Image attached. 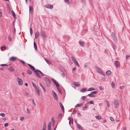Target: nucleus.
<instances>
[{
  "label": "nucleus",
  "instance_id": "f257e3e1",
  "mask_svg": "<svg viewBox=\"0 0 130 130\" xmlns=\"http://www.w3.org/2000/svg\"><path fill=\"white\" fill-rule=\"evenodd\" d=\"M35 73L37 76L38 78H40L41 76H43V73L40 71L37 70L34 71Z\"/></svg>",
  "mask_w": 130,
  "mask_h": 130
},
{
  "label": "nucleus",
  "instance_id": "f03ea898",
  "mask_svg": "<svg viewBox=\"0 0 130 130\" xmlns=\"http://www.w3.org/2000/svg\"><path fill=\"white\" fill-rule=\"evenodd\" d=\"M16 81L18 84L20 86H22L23 84V81L22 79L19 78H16Z\"/></svg>",
  "mask_w": 130,
  "mask_h": 130
},
{
  "label": "nucleus",
  "instance_id": "7ed1b4c3",
  "mask_svg": "<svg viewBox=\"0 0 130 130\" xmlns=\"http://www.w3.org/2000/svg\"><path fill=\"white\" fill-rule=\"evenodd\" d=\"M41 35L43 40H45L46 38V36L45 32L42 29H41Z\"/></svg>",
  "mask_w": 130,
  "mask_h": 130
},
{
  "label": "nucleus",
  "instance_id": "20e7f679",
  "mask_svg": "<svg viewBox=\"0 0 130 130\" xmlns=\"http://www.w3.org/2000/svg\"><path fill=\"white\" fill-rule=\"evenodd\" d=\"M45 80L46 82L47 86L48 87H49L50 86V85L51 84V81L48 78H45Z\"/></svg>",
  "mask_w": 130,
  "mask_h": 130
},
{
  "label": "nucleus",
  "instance_id": "39448f33",
  "mask_svg": "<svg viewBox=\"0 0 130 130\" xmlns=\"http://www.w3.org/2000/svg\"><path fill=\"white\" fill-rule=\"evenodd\" d=\"M72 61L73 62L74 64H75L78 67H79L80 66L79 64H78V62L77 61L76 58L75 57H72Z\"/></svg>",
  "mask_w": 130,
  "mask_h": 130
},
{
  "label": "nucleus",
  "instance_id": "423d86ee",
  "mask_svg": "<svg viewBox=\"0 0 130 130\" xmlns=\"http://www.w3.org/2000/svg\"><path fill=\"white\" fill-rule=\"evenodd\" d=\"M96 70L98 72L104 76H105L104 73L103 72V71L100 68H99V67H96Z\"/></svg>",
  "mask_w": 130,
  "mask_h": 130
},
{
  "label": "nucleus",
  "instance_id": "0eeeda50",
  "mask_svg": "<svg viewBox=\"0 0 130 130\" xmlns=\"http://www.w3.org/2000/svg\"><path fill=\"white\" fill-rule=\"evenodd\" d=\"M119 104V103L118 101L116 100L114 101V107L116 108H118Z\"/></svg>",
  "mask_w": 130,
  "mask_h": 130
},
{
  "label": "nucleus",
  "instance_id": "6e6552de",
  "mask_svg": "<svg viewBox=\"0 0 130 130\" xmlns=\"http://www.w3.org/2000/svg\"><path fill=\"white\" fill-rule=\"evenodd\" d=\"M45 7L48 8L52 9L53 8V5H46L45 6Z\"/></svg>",
  "mask_w": 130,
  "mask_h": 130
},
{
  "label": "nucleus",
  "instance_id": "1a4fd4ad",
  "mask_svg": "<svg viewBox=\"0 0 130 130\" xmlns=\"http://www.w3.org/2000/svg\"><path fill=\"white\" fill-rule=\"evenodd\" d=\"M52 93L53 95L55 98V99L56 100H57L58 99V96L56 93L55 92L53 91Z\"/></svg>",
  "mask_w": 130,
  "mask_h": 130
},
{
  "label": "nucleus",
  "instance_id": "9d476101",
  "mask_svg": "<svg viewBox=\"0 0 130 130\" xmlns=\"http://www.w3.org/2000/svg\"><path fill=\"white\" fill-rule=\"evenodd\" d=\"M17 58L14 57H10L9 59V60L10 61H14L17 59Z\"/></svg>",
  "mask_w": 130,
  "mask_h": 130
},
{
  "label": "nucleus",
  "instance_id": "9b49d317",
  "mask_svg": "<svg viewBox=\"0 0 130 130\" xmlns=\"http://www.w3.org/2000/svg\"><path fill=\"white\" fill-rule=\"evenodd\" d=\"M35 89H36V92L37 93V94L39 96H40V92L39 89L37 88H36Z\"/></svg>",
  "mask_w": 130,
  "mask_h": 130
},
{
  "label": "nucleus",
  "instance_id": "f8f14e48",
  "mask_svg": "<svg viewBox=\"0 0 130 130\" xmlns=\"http://www.w3.org/2000/svg\"><path fill=\"white\" fill-rule=\"evenodd\" d=\"M28 65L30 67L32 71H35V69L33 66L29 64H28Z\"/></svg>",
  "mask_w": 130,
  "mask_h": 130
},
{
  "label": "nucleus",
  "instance_id": "ddd939ff",
  "mask_svg": "<svg viewBox=\"0 0 130 130\" xmlns=\"http://www.w3.org/2000/svg\"><path fill=\"white\" fill-rule=\"evenodd\" d=\"M115 64L117 67H118L120 65V63L119 61H116L115 62Z\"/></svg>",
  "mask_w": 130,
  "mask_h": 130
},
{
  "label": "nucleus",
  "instance_id": "4468645a",
  "mask_svg": "<svg viewBox=\"0 0 130 130\" xmlns=\"http://www.w3.org/2000/svg\"><path fill=\"white\" fill-rule=\"evenodd\" d=\"M59 104L60 105V106L61 108V109L62 110V111H64V109L63 107V105H62V104L61 103H59Z\"/></svg>",
  "mask_w": 130,
  "mask_h": 130
},
{
  "label": "nucleus",
  "instance_id": "2eb2a0df",
  "mask_svg": "<svg viewBox=\"0 0 130 130\" xmlns=\"http://www.w3.org/2000/svg\"><path fill=\"white\" fill-rule=\"evenodd\" d=\"M11 72H13L15 70L14 69H13L12 67H10L8 69Z\"/></svg>",
  "mask_w": 130,
  "mask_h": 130
},
{
  "label": "nucleus",
  "instance_id": "dca6fc26",
  "mask_svg": "<svg viewBox=\"0 0 130 130\" xmlns=\"http://www.w3.org/2000/svg\"><path fill=\"white\" fill-rule=\"evenodd\" d=\"M39 33L38 32H36L35 35V38L36 39H37L39 35Z\"/></svg>",
  "mask_w": 130,
  "mask_h": 130
},
{
  "label": "nucleus",
  "instance_id": "f3484780",
  "mask_svg": "<svg viewBox=\"0 0 130 130\" xmlns=\"http://www.w3.org/2000/svg\"><path fill=\"white\" fill-rule=\"evenodd\" d=\"M88 106L87 104H86V105H85V106L84 107L83 109V110L84 111L86 110L88 108Z\"/></svg>",
  "mask_w": 130,
  "mask_h": 130
},
{
  "label": "nucleus",
  "instance_id": "a211bd4d",
  "mask_svg": "<svg viewBox=\"0 0 130 130\" xmlns=\"http://www.w3.org/2000/svg\"><path fill=\"white\" fill-rule=\"evenodd\" d=\"M73 84L75 86L77 87H79L80 86V84L78 82H74Z\"/></svg>",
  "mask_w": 130,
  "mask_h": 130
},
{
  "label": "nucleus",
  "instance_id": "6ab92c4d",
  "mask_svg": "<svg viewBox=\"0 0 130 130\" xmlns=\"http://www.w3.org/2000/svg\"><path fill=\"white\" fill-rule=\"evenodd\" d=\"M87 89L86 88H84L80 90V91L82 92H84L86 91L87 90Z\"/></svg>",
  "mask_w": 130,
  "mask_h": 130
},
{
  "label": "nucleus",
  "instance_id": "aec40b11",
  "mask_svg": "<svg viewBox=\"0 0 130 130\" xmlns=\"http://www.w3.org/2000/svg\"><path fill=\"white\" fill-rule=\"evenodd\" d=\"M11 13L13 15V17L14 18H15V19L16 18V17L15 15V13L14 12V11H13V10H12Z\"/></svg>",
  "mask_w": 130,
  "mask_h": 130
},
{
  "label": "nucleus",
  "instance_id": "412c9836",
  "mask_svg": "<svg viewBox=\"0 0 130 130\" xmlns=\"http://www.w3.org/2000/svg\"><path fill=\"white\" fill-rule=\"evenodd\" d=\"M54 83L55 84L56 86H57V88H58V87H59V85L58 83L55 80H54Z\"/></svg>",
  "mask_w": 130,
  "mask_h": 130
},
{
  "label": "nucleus",
  "instance_id": "4be33fe9",
  "mask_svg": "<svg viewBox=\"0 0 130 130\" xmlns=\"http://www.w3.org/2000/svg\"><path fill=\"white\" fill-rule=\"evenodd\" d=\"M111 74V72L110 70L107 71L106 72V74L107 75H110Z\"/></svg>",
  "mask_w": 130,
  "mask_h": 130
},
{
  "label": "nucleus",
  "instance_id": "5701e85b",
  "mask_svg": "<svg viewBox=\"0 0 130 130\" xmlns=\"http://www.w3.org/2000/svg\"><path fill=\"white\" fill-rule=\"evenodd\" d=\"M71 122L72 124L73 123V118H70V119L69 121V124L70 125Z\"/></svg>",
  "mask_w": 130,
  "mask_h": 130
},
{
  "label": "nucleus",
  "instance_id": "b1692460",
  "mask_svg": "<svg viewBox=\"0 0 130 130\" xmlns=\"http://www.w3.org/2000/svg\"><path fill=\"white\" fill-rule=\"evenodd\" d=\"M111 86L112 88H115V83L112 82H111Z\"/></svg>",
  "mask_w": 130,
  "mask_h": 130
},
{
  "label": "nucleus",
  "instance_id": "393cba45",
  "mask_svg": "<svg viewBox=\"0 0 130 130\" xmlns=\"http://www.w3.org/2000/svg\"><path fill=\"white\" fill-rule=\"evenodd\" d=\"M51 123L50 122H49L48 124V130H51Z\"/></svg>",
  "mask_w": 130,
  "mask_h": 130
},
{
  "label": "nucleus",
  "instance_id": "a878e982",
  "mask_svg": "<svg viewBox=\"0 0 130 130\" xmlns=\"http://www.w3.org/2000/svg\"><path fill=\"white\" fill-rule=\"evenodd\" d=\"M95 90V89L94 88L92 87H91L88 89V91H92L94 90Z\"/></svg>",
  "mask_w": 130,
  "mask_h": 130
},
{
  "label": "nucleus",
  "instance_id": "bb28decb",
  "mask_svg": "<svg viewBox=\"0 0 130 130\" xmlns=\"http://www.w3.org/2000/svg\"><path fill=\"white\" fill-rule=\"evenodd\" d=\"M113 41H114V42L116 43H117V39L116 38V37H113Z\"/></svg>",
  "mask_w": 130,
  "mask_h": 130
},
{
  "label": "nucleus",
  "instance_id": "cd10ccee",
  "mask_svg": "<svg viewBox=\"0 0 130 130\" xmlns=\"http://www.w3.org/2000/svg\"><path fill=\"white\" fill-rule=\"evenodd\" d=\"M33 9L32 7L31 6H29V11L30 13V12L32 13L33 11Z\"/></svg>",
  "mask_w": 130,
  "mask_h": 130
},
{
  "label": "nucleus",
  "instance_id": "c85d7f7f",
  "mask_svg": "<svg viewBox=\"0 0 130 130\" xmlns=\"http://www.w3.org/2000/svg\"><path fill=\"white\" fill-rule=\"evenodd\" d=\"M27 113L28 114H29L30 112V110L28 108H27L26 109Z\"/></svg>",
  "mask_w": 130,
  "mask_h": 130
},
{
  "label": "nucleus",
  "instance_id": "c756f323",
  "mask_svg": "<svg viewBox=\"0 0 130 130\" xmlns=\"http://www.w3.org/2000/svg\"><path fill=\"white\" fill-rule=\"evenodd\" d=\"M8 48L7 46H1V49H8Z\"/></svg>",
  "mask_w": 130,
  "mask_h": 130
},
{
  "label": "nucleus",
  "instance_id": "7c9ffc66",
  "mask_svg": "<svg viewBox=\"0 0 130 130\" xmlns=\"http://www.w3.org/2000/svg\"><path fill=\"white\" fill-rule=\"evenodd\" d=\"M83 104L81 103L80 104H77L75 106V107H78L80 106L83 105Z\"/></svg>",
  "mask_w": 130,
  "mask_h": 130
},
{
  "label": "nucleus",
  "instance_id": "2f4dec72",
  "mask_svg": "<svg viewBox=\"0 0 130 130\" xmlns=\"http://www.w3.org/2000/svg\"><path fill=\"white\" fill-rule=\"evenodd\" d=\"M11 37V35H8V39H9V41H12V38Z\"/></svg>",
  "mask_w": 130,
  "mask_h": 130
},
{
  "label": "nucleus",
  "instance_id": "473e14b6",
  "mask_svg": "<svg viewBox=\"0 0 130 130\" xmlns=\"http://www.w3.org/2000/svg\"><path fill=\"white\" fill-rule=\"evenodd\" d=\"M94 104V103L93 102V101H91L89 102H88V103L86 104L88 105V104Z\"/></svg>",
  "mask_w": 130,
  "mask_h": 130
},
{
  "label": "nucleus",
  "instance_id": "72a5a7b5",
  "mask_svg": "<svg viewBox=\"0 0 130 130\" xmlns=\"http://www.w3.org/2000/svg\"><path fill=\"white\" fill-rule=\"evenodd\" d=\"M5 114L4 113H0V116L3 117H4L5 116Z\"/></svg>",
  "mask_w": 130,
  "mask_h": 130
},
{
  "label": "nucleus",
  "instance_id": "f704fd0d",
  "mask_svg": "<svg viewBox=\"0 0 130 130\" xmlns=\"http://www.w3.org/2000/svg\"><path fill=\"white\" fill-rule=\"evenodd\" d=\"M88 96L92 97H95V96L94 95H93V94H92L91 93L88 94Z\"/></svg>",
  "mask_w": 130,
  "mask_h": 130
},
{
  "label": "nucleus",
  "instance_id": "c9c22d12",
  "mask_svg": "<svg viewBox=\"0 0 130 130\" xmlns=\"http://www.w3.org/2000/svg\"><path fill=\"white\" fill-rule=\"evenodd\" d=\"M77 126L78 128L79 129H82V127L80 125L78 124L77 125Z\"/></svg>",
  "mask_w": 130,
  "mask_h": 130
},
{
  "label": "nucleus",
  "instance_id": "e433bc0d",
  "mask_svg": "<svg viewBox=\"0 0 130 130\" xmlns=\"http://www.w3.org/2000/svg\"><path fill=\"white\" fill-rule=\"evenodd\" d=\"M27 73L30 74H32V73L31 71H30L28 70H27Z\"/></svg>",
  "mask_w": 130,
  "mask_h": 130
},
{
  "label": "nucleus",
  "instance_id": "4c0bfd02",
  "mask_svg": "<svg viewBox=\"0 0 130 130\" xmlns=\"http://www.w3.org/2000/svg\"><path fill=\"white\" fill-rule=\"evenodd\" d=\"M84 43L82 41H80L79 42V44L81 46H83L84 45Z\"/></svg>",
  "mask_w": 130,
  "mask_h": 130
},
{
  "label": "nucleus",
  "instance_id": "58836bf2",
  "mask_svg": "<svg viewBox=\"0 0 130 130\" xmlns=\"http://www.w3.org/2000/svg\"><path fill=\"white\" fill-rule=\"evenodd\" d=\"M30 35L31 36L32 34V29L31 28H30Z\"/></svg>",
  "mask_w": 130,
  "mask_h": 130
},
{
  "label": "nucleus",
  "instance_id": "ea45409f",
  "mask_svg": "<svg viewBox=\"0 0 130 130\" xmlns=\"http://www.w3.org/2000/svg\"><path fill=\"white\" fill-rule=\"evenodd\" d=\"M64 1L67 3L68 4H70V2L69 0H64Z\"/></svg>",
  "mask_w": 130,
  "mask_h": 130
},
{
  "label": "nucleus",
  "instance_id": "a19ab883",
  "mask_svg": "<svg viewBox=\"0 0 130 130\" xmlns=\"http://www.w3.org/2000/svg\"><path fill=\"white\" fill-rule=\"evenodd\" d=\"M34 46L35 49H37V45L35 42H34Z\"/></svg>",
  "mask_w": 130,
  "mask_h": 130
},
{
  "label": "nucleus",
  "instance_id": "79ce46f5",
  "mask_svg": "<svg viewBox=\"0 0 130 130\" xmlns=\"http://www.w3.org/2000/svg\"><path fill=\"white\" fill-rule=\"evenodd\" d=\"M32 103L33 104V105H34V106H36V103H35L34 100V99H32Z\"/></svg>",
  "mask_w": 130,
  "mask_h": 130
},
{
  "label": "nucleus",
  "instance_id": "37998d69",
  "mask_svg": "<svg viewBox=\"0 0 130 130\" xmlns=\"http://www.w3.org/2000/svg\"><path fill=\"white\" fill-rule=\"evenodd\" d=\"M45 61H46V62L48 64H51V63L50 61L47 59H45Z\"/></svg>",
  "mask_w": 130,
  "mask_h": 130
},
{
  "label": "nucleus",
  "instance_id": "c03bdc74",
  "mask_svg": "<svg viewBox=\"0 0 130 130\" xmlns=\"http://www.w3.org/2000/svg\"><path fill=\"white\" fill-rule=\"evenodd\" d=\"M95 118L96 119L99 120L101 119V117L100 116H96Z\"/></svg>",
  "mask_w": 130,
  "mask_h": 130
},
{
  "label": "nucleus",
  "instance_id": "a18cd8bd",
  "mask_svg": "<svg viewBox=\"0 0 130 130\" xmlns=\"http://www.w3.org/2000/svg\"><path fill=\"white\" fill-rule=\"evenodd\" d=\"M111 35L112 38L115 37V33L114 32H112L111 33Z\"/></svg>",
  "mask_w": 130,
  "mask_h": 130
},
{
  "label": "nucleus",
  "instance_id": "49530a36",
  "mask_svg": "<svg viewBox=\"0 0 130 130\" xmlns=\"http://www.w3.org/2000/svg\"><path fill=\"white\" fill-rule=\"evenodd\" d=\"M20 119L21 121H23L24 119V117H21L20 118Z\"/></svg>",
  "mask_w": 130,
  "mask_h": 130
},
{
  "label": "nucleus",
  "instance_id": "de8ad7c7",
  "mask_svg": "<svg viewBox=\"0 0 130 130\" xmlns=\"http://www.w3.org/2000/svg\"><path fill=\"white\" fill-rule=\"evenodd\" d=\"M32 85L35 88H36V85H35V84L33 82H32Z\"/></svg>",
  "mask_w": 130,
  "mask_h": 130
},
{
  "label": "nucleus",
  "instance_id": "09e8293b",
  "mask_svg": "<svg viewBox=\"0 0 130 130\" xmlns=\"http://www.w3.org/2000/svg\"><path fill=\"white\" fill-rule=\"evenodd\" d=\"M1 66H8V65L6 64H3L1 65Z\"/></svg>",
  "mask_w": 130,
  "mask_h": 130
},
{
  "label": "nucleus",
  "instance_id": "8fccbe9b",
  "mask_svg": "<svg viewBox=\"0 0 130 130\" xmlns=\"http://www.w3.org/2000/svg\"><path fill=\"white\" fill-rule=\"evenodd\" d=\"M62 114L61 113H60L58 117V118H60L62 116Z\"/></svg>",
  "mask_w": 130,
  "mask_h": 130
},
{
  "label": "nucleus",
  "instance_id": "3c124183",
  "mask_svg": "<svg viewBox=\"0 0 130 130\" xmlns=\"http://www.w3.org/2000/svg\"><path fill=\"white\" fill-rule=\"evenodd\" d=\"M97 93V92L96 91H93L91 93L92 94H96Z\"/></svg>",
  "mask_w": 130,
  "mask_h": 130
},
{
  "label": "nucleus",
  "instance_id": "603ef678",
  "mask_svg": "<svg viewBox=\"0 0 130 130\" xmlns=\"http://www.w3.org/2000/svg\"><path fill=\"white\" fill-rule=\"evenodd\" d=\"M86 97L85 96H83L82 98V100H84L86 98Z\"/></svg>",
  "mask_w": 130,
  "mask_h": 130
},
{
  "label": "nucleus",
  "instance_id": "864d4df0",
  "mask_svg": "<svg viewBox=\"0 0 130 130\" xmlns=\"http://www.w3.org/2000/svg\"><path fill=\"white\" fill-rule=\"evenodd\" d=\"M110 120L112 122H113L114 121V119L111 117H110Z\"/></svg>",
  "mask_w": 130,
  "mask_h": 130
},
{
  "label": "nucleus",
  "instance_id": "5fc2aeb1",
  "mask_svg": "<svg viewBox=\"0 0 130 130\" xmlns=\"http://www.w3.org/2000/svg\"><path fill=\"white\" fill-rule=\"evenodd\" d=\"M99 89L100 90H102L103 89V88L102 87L100 86L99 87Z\"/></svg>",
  "mask_w": 130,
  "mask_h": 130
},
{
  "label": "nucleus",
  "instance_id": "6e6d98bb",
  "mask_svg": "<svg viewBox=\"0 0 130 130\" xmlns=\"http://www.w3.org/2000/svg\"><path fill=\"white\" fill-rule=\"evenodd\" d=\"M61 76L62 77L64 78L65 76V75L64 73H62L61 74Z\"/></svg>",
  "mask_w": 130,
  "mask_h": 130
},
{
  "label": "nucleus",
  "instance_id": "4d7b16f0",
  "mask_svg": "<svg viewBox=\"0 0 130 130\" xmlns=\"http://www.w3.org/2000/svg\"><path fill=\"white\" fill-rule=\"evenodd\" d=\"M8 123H5L4 125V126H5V127H6V126H8Z\"/></svg>",
  "mask_w": 130,
  "mask_h": 130
},
{
  "label": "nucleus",
  "instance_id": "13d9d810",
  "mask_svg": "<svg viewBox=\"0 0 130 130\" xmlns=\"http://www.w3.org/2000/svg\"><path fill=\"white\" fill-rule=\"evenodd\" d=\"M20 61L22 63H23V64H25V62L23 60H20Z\"/></svg>",
  "mask_w": 130,
  "mask_h": 130
},
{
  "label": "nucleus",
  "instance_id": "bf43d9fd",
  "mask_svg": "<svg viewBox=\"0 0 130 130\" xmlns=\"http://www.w3.org/2000/svg\"><path fill=\"white\" fill-rule=\"evenodd\" d=\"M25 95L26 96H27L29 95V93L28 92H26L25 94Z\"/></svg>",
  "mask_w": 130,
  "mask_h": 130
},
{
  "label": "nucleus",
  "instance_id": "052dcab7",
  "mask_svg": "<svg viewBox=\"0 0 130 130\" xmlns=\"http://www.w3.org/2000/svg\"><path fill=\"white\" fill-rule=\"evenodd\" d=\"M106 122V121L105 119L103 120L102 121V122L103 123H105Z\"/></svg>",
  "mask_w": 130,
  "mask_h": 130
},
{
  "label": "nucleus",
  "instance_id": "680f3d73",
  "mask_svg": "<svg viewBox=\"0 0 130 130\" xmlns=\"http://www.w3.org/2000/svg\"><path fill=\"white\" fill-rule=\"evenodd\" d=\"M104 102L106 104H107V103H108V101L106 100H105L104 101Z\"/></svg>",
  "mask_w": 130,
  "mask_h": 130
},
{
  "label": "nucleus",
  "instance_id": "e2e57ef3",
  "mask_svg": "<svg viewBox=\"0 0 130 130\" xmlns=\"http://www.w3.org/2000/svg\"><path fill=\"white\" fill-rule=\"evenodd\" d=\"M124 87L123 86H121L120 87V89H122Z\"/></svg>",
  "mask_w": 130,
  "mask_h": 130
},
{
  "label": "nucleus",
  "instance_id": "0e129e2a",
  "mask_svg": "<svg viewBox=\"0 0 130 130\" xmlns=\"http://www.w3.org/2000/svg\"><path fill=\"white\" fill-rule=\"evenodd\" d=\"M39 85H40V86L42 88H43L44 87H43V86H42V85L40 83L39 84Z\"/></svg>",
  "mask_w": 130,
  "mask_h": 130
},
{
  "label": "nucleus",
  "instance_id": "69168bd1",
  "mask_svg": "<svg viewBox=\"0 0 130 130\" xmlns=\"http://www.w3.org/2000/svg\"><path fill=\"white\" fill-rule=\"evenodd\" d=\"M106 105H107V106H108V107H109L110 106V104L109 103H107V104H106Z\"/></svg>",
  "mask_w": 130,
  "mask_h": 130
},
{
  "label": "nucleus",
  "instance_id": "338daca9",
  "mask_svg": "<svg viewBox=\"0 0 130 130\" xmlns=\"http://www.w3.org/2000/svg\"><path fill=\"white\" fill-rule=\"evenodd\" d=\"M58 89V90L60 92H61V90L60 89H59V87H58V88H57Z\"/></svg>",
  "mask_w": 130,
  "mask_h": 130
},
{
  "label": "nucleus",
  "instance_id": "774afa93",
  "mask_svg": "<svg viewBox=\"0 0 130 130\" xmlns=\"http://www.w3.org/2000/svg\"><path fill=\"white\" fill-rule=\"evenodd\" d=\"M76 68H74L73 69V70L74 71H75L76 70Z\"/></svg>",
  "mask_w": 130,
  "mask_h": 130
}]
</instances>
